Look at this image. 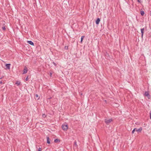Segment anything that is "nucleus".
Listing matches in <instances>:
<instances>
[{
    "instance_id": "obj_1",
    "label": "nucleus",
    "mask_w": 151,
    "mask_h": 151,
    "mask_svg": "<svg viewBox=\"0 0 151 151\" xmlns=\"http://www.w3.org/2000/svg\"><path fill=\"white\" fill-rule=\"evenodd\" d=\"M113 120L112 119H106L105 120V122L107 124H109L110 123L112 122Z\"/></svg>"
},
{
    "instance_id": "obj_2",
    "label": "nucleus",
    "mask_w": 151,
    "mask_h": 151,
    "mask_svg": "<svg viewBox=\"0 0 151 151\" xmlns=\"http://www.w3.org/2000/svg\"><path fill=\"white\" fill-rule=\"evenodd\" d=\"M62 128L63 130L65 131L67 130L68 129L67 125L63 124L62 126Z\"/></svg>"
},
{
    "instance_id": "obj_3",
    "label": "nucleus",
    "mask_w": 151,
    "mask_h": 151,
    "mask_svg": "<svg viewBox=\"0 0 151 151\" xmlns=\"http://www.w3.org/2000/svg\"><path fill=\"white\" fill-rule=\"evenodd\" d=\"M74 149L75 151H77V149L78 148V145L76 142H75L73 146Z\"/></svg>"
},
{
    "instance_id": "obj_4",
    "label": "nucleus",
    "mask_w": 151,
    "mask_h": 151,
    "mask_svg": "<svg viewBox=\"0 0 151 151\" xmlns=\"http://www.w3.org/2000/svg\"><path fill=\"white\" fill-rule=\"evenodd\" d=\"M15 84L17 86H20L22 84L21 82L19 81H17L15 83Z\"/></svg>"
},
{
    "instance_id": "obj_5",
    "label": "nucleus",
    "mask_w": 151,
    "mask_h": 151,
    "mask_svg": "<svg viewBox=\"0 0 151 151\" xmlns=\"http://www.w3.org/2000/svg\"><path fill=\"white\" fill-rule=\"evenodd\" d=\"M142 130V127L139 128L138 129L136 128L135 131L137 132H140Z\"/></svg>"
},
{
    "instance_id": "obj_6",
    "label": "nucleus",
    "mask_w": 151,
    "mask_h": 151,
    "mask_svg": "<svg viewBox=\"0 0 151 151\" xmlns=\"http://www.w3.org/2000/svg\"><path fill=\"white\" fill-rule=\"evenodd\" d=\"M27 70H28L27 68L25 67L24 70H23V74L26 73H27Z\"/></svg>"
},
{
    "instance_id": "obj_7",
    "label": "nucleus",
    "mask_w": 151,
    "mask_h": 151,
    "mask_svg": "<svg viewBox=\"0 0 151 151\" xmlns=\"http://www.w3.org/2000/svg\"><path fill=\"white\" fill-rule=\"evenodd\" d=\"M145 96H147L149 98H150V96L149 95V93L148 92H147V91L145 92Z\"/></svg>"
},
{
    "instance_id": "obj_8",
    "label": "nucleus",
    "mask_w": 151,
    "mask_h": 151,
    "mask_svg": "<svg viewBox=\"0 0 151 151\" xmlns=\"http://www.w3.org/2000/svg\"><path fill=\"white\" fill-rule=\"evenodd\" d=\"M11 64H6V66L7 68L8 69H10V66Z\"/></svg>"
},
{
    "instance_id": "obj_9",
    "label": "nucleus",
    "mask_w": 151,
    "mask_h": 151,
    "mask_svg": "<svg viewBox=\"0 0 151 151\" xmlns=\"http://www.w3.org/2000/svg\"><path fill=\"white\" fill-rule=\"evenodd\" d=\"M27 42L28 43H29V44L31 45H32L33 46L34 45V43L32 41H27Z\"/></svg>"
},
{
    "instance_id": "obj_10",
    "label": "nucleus",
    "mask_w": 151,
    "mask_h": 151,
    "mask_svg": "<svg viewBox=\"0 0 151 151\" xmlns=\"http://www.w3.org/2000/svg\"><path fill=\"white\" fill-rule=\"evenodd\" d=\"M100 21V19L99 18H98L96 22V24H98Z\"/></svg>"
},
{
    "instance_id": "obj_11",
    "label": "nucleus",
    "mask_w": 151,
    "mask_h": 151,
    "mask_svg": "<svg viewBox=\"0 0 151 151\" xmlns=\"http://www.w3.org/2000/svg\"><path fill=\"white\" fill-rule=\"evenodd\" d=\"M47 143L48 144H50V139L48 137H47Z\"/></svg>"
},
{
    "instance_id": "obj_12",
    "label": "nucleus",
    "mask_w": 151,
    "mask_h": 151,
    "mask_svg": "<svg viewBox=\"0 0 151 151\" xmlns=\"http://www.w3.org/2000/svg\"><path fill=\"white\" fill-rule=\"evenodd\" d=\"M144 28L141 29V32L142 33V37L143 33H144Z\"/></svg>"
},
{
    "instance_id": "obj_13",
    "label": "nucleus",
    "mask_w": 151,
    "mask_h": 151,
    "mask_svg": "<svg viewBox=\"0 0 151 151\" xmlns=\"http://www.w3.org/2000/svg\"><path fill=\"white\" fill-rule=\"evenodd\" d=\"M35 99L36 100H38L39 99V97L38 95L37 94H36L35 95Z\"/></svg>"
},
{
    "instance_id": "obj_14",
    "label": "nucleus",
    "mask_w": 151,
    "mask_h": 151,
    "mask_svg": "<svg viewBox=\"0 0 151 151\" xmlns=\"http://www.w3.org/2000/svg\"><path fill=\"white\" fill-rule=\"evenodd\" d=\"M140 13L142 16H143L145 14V12L143 11H141Z\"/></svg>"
},
{
    "instance_id": "obj_15",
    "label": "nucleus",
    "mask_w": 151,
    "mask_h": 151,
    "mask_svg": "<svg viewBox=\"0 0 151 151\" xmlns=\"http://www.w3.org/2000/svg\"><path fill=\"white\" fill-rule=\"evenodd\" d=\"M84 38V36H82V37H81V43H82V42Z\"/></svg>"
},
{
    "instance_id": "obj_16",
    "label": "nucleus",
    "mask_w": 151,
    "mask_h": 151,
    "mask_svg": "<svg viewBox=\"0 0 151 151\" xmlns=\"http://www.w3.org/2000/svg\"><path fill=\"white\" fill-rule=\"evenodd\" d=\"M136 130V128H135L132 131V133L134 134V132L135 131V130Z\"/></svg>"
},
{
    "instance_id": "obj_17",
    "label": "nucleus",
    "mask_w": 151,
    "mask_h": 151,
    "mask_svg": "<svg viewBox=\"0 0 151 151\" xmlns=\"http://www.w3.org/2000/svg\"><path fill=\"white\" fill-rule=\"evenodd\" d=\"M58 141V140L57 139H56L55 140L54 142H57Z\"/></svg>"
},
{
    "instance_id": "obj_18",
    "label": "nucleus",
    "mask_w": 151,
    "mask_h": 151,
    "mask_svg": "<svg viewBox=\"0 0 151 151\" xmlns=\"http://www.w3.org/2000/svg\"><path fill=\"white\" fill-rule=\"evenodd\" d=\"M2 29L4 30H5L6 29V28L4 27H2Z\"/></svg>"
},
{
    "instance_id": "obj_19",
    "label": "nucleus",
    "mask_w": 151,
    "mask_h": 151,
    "mask_svg": "<svg viewBox=\"0 0 151 151\" xmlns=\"http://www.w3.org/2000/svg\"><path fill=\"white\" fill-rule=\"evenodd\" d=\"M46 116V115L45 114H44L42 115V117H45Z\"/></svg>"
},
{
    "instance_id": "obj_20",
    "label": "nucleus",
    "mask_w": 151,
    "mask_h": 151,
    "mask_svg": "<svg viewBox=\"0 0 151 151\" xmlns=\"http://www.w3.org/2000/svg\"><path fill=\"white\" fill-rule=\"evenodd\" d=\"M42 150V149L41 148H39L38 150L37 151H41Z\"/></svg>"
},
{
    "instance_id": "obj_21",
    "label": "nucleus",
    "mask_w": 151,
    "mask_h": 151,
    "mask_svg": "<svg viewBox=\"0 0 151 151\" xmlns=\"http://www.w3.org/2000/svg\"><path fill=\"white\" fill-rule=\"evenodd\" d=\"M26 80V81H28V76H27L26 78L25 79Z\"/></svg>"
},
{
    "instance_id": "obj_22",
    "label": "nucleus",
    "mask_w": 151,
    "mask_h": 151,
    "mask_svg": "<svg viewBox=\"0 0 151 151\" xmlns=\"http://www.w3.org/2000/svg\"><path fill=\"white\" fill-rule=\"evenodd\" d=\"M150 118L151 119V113H150Z\"/></svg>"
},
{
    "instance_id": "obj_23",
    "label": "nucleus",
    "mask_w": 151,
    "mask_h": 151,
    "mask_svg": "<svg viewBox=\"0 0 151 151\" xmlns=\"http://www.w3.org/2000/svg\"><path fill=\"white\" fill-rule=\"evenodd\" d=\"M138 1L139 2H140V1H139V0H138Z\"/></svg>"
},
{
    "instance_id": "obj_24",
    "label": "nucleus",
    "mask_w": 151,
    "mask_h": 151,
    "mask_svg": "<svg viewBox=\"0 0 151 151\" xmlns=\"http://www.w3.org/2000/svg\"><path fill=\"white\" fill-rule=\"evenodd\" d=\"M53 64H54V65H56V64L55 63H53Z\"/></svg>"
},
{
    "instance_id": "obj_25",
    "label": "nucleus",
    "mask_w": 151,
    "mask_h": 151,
    "mask_svg": "<svg viewBox=\"0 0 151 151\" xmlns=\"http://www.w3.org/2000/svg\"><path fill=\"white\" fill-rule=\"evenodd\" d=\"M150 15L151 16V11L150 13Z\"/></svg>"
},
{
    "instance_id": "obj_26",
    "label": "nucleus",
    "mask_w": 151,
    "mask_h": 151,
    "mask_svg": "<svg viewBox=\"0 0 151 151\" xmlns=\"http://www.w3.org/2000/svg\"><path fill=\"white\" fill-rule=\"evenodd\" d=\"M0 83H2V82H0Z\"/></svg>"
},
{
    "instance_id": "obj_27",
    "label": "nucleus",
    "mask_w": 151,
    "mask_h": 151,
    "mask_svg": "<svg viewBox=\"0 0 151 151\" xmlns=\"http://www.w3.org/2000/svg\"><path fill=\"white\" fill-rule=\"evenodd\" d=\"M104 101H105V102H106V100H105Z\"/></svg>"
}]
</instances>
